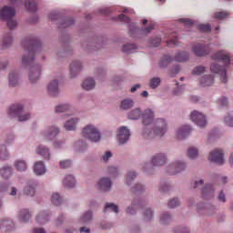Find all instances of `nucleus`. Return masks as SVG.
<instances>
[{
  "instance_id": "1",
  "label": "nucleus",
  "mask_w": 233,
  "mask_h": 233,
  "mask_svg": "<svg viewBox=\"0 0 233 233\" xmlns=\"http://www.w3.org/2000/svg\"><path fill=\"white\" fill-rule=\"evenodd\" d=\"M25 55L22 56V65L25 68L30 66L29 81L35 83L41 77V66L34 65V57L41 50V41L39 38L32 37L22 43Z\"/></svg>"
},
{
  "instance_id": "20",
  "label": "nucleus",
  "mask_w": 233,
  "mask_h": 233,
  "mask_svg": "<svg viewBox=\"0 0 233 233\" xmlns=\"http://www.w3.org/2000/svg\"><path fill=\"white\" fill-rule=\"evenodd\" d=\"M213 194L214 187H212V185H206L202 189V197L204 198V199H208V198H212Z\"/></svg>"
},
{
  "instance_id": "37",
  "label": "nucleus",
  "mask_w": 233,
  "mask_h": 233,
  "mask_svg": "<svg viewBox=\"0 0 233 233\" xmlns=\"http://www.w3.org/2000/svg\"><path fill=\"white\" fill-rule=\"evenodd\" d=\"M187 156L189 157V159H196V157L198 156V148L194 147H189Z\"/></svg>"
},
{
  "instance_id": "36",
  "label": "nucleus",
  "mask_w": 233,
  "mask_h": 233,
  "mask_svg": "<svg viewBox=\"0 0 233 233\" xmlns=\"http://www.w3.org/2000/svg\"><path fill=\"white\" fill-rule=\"evenodd\" d=\"M134 50H137V46L134 44H127L123 46L122 51L126 54H133Z\"/></svg>"
},
{
  "instance_id": "57",
  "label": "nucleus",
  "mask_w": 233,
  "mask_h": 233,
  "mask_svg": "<svg viewBox=\"0 0 233 233\" xmlns=\"http://www.w3.org/2000/svg\"><path fill=\"white\" fill-rule=\"evenodd\" d=\"M169 222H170V215H168V214L162 215V217L160 218V223H162V225H167Z\"/></svg>"
},
{
  "instance_id": "49",
  "label": "nucleus",
  "mask_w": 233,
  "mask_h": 233,
  "mask_svg": "<svg viewBox=\"0 0 233 233\" xmlns=\"http://www.w3.org/2000/svg\"><path fill=\"white\" fill-rule=\"evenodd\" d=\"M160 83H161V79H159V77H154L150 80L149 86L151 88H157Z\"/></svg>"
},
{
  "instance_id": "4",
  "label": "nucleus",
  "mask_w": 233,
  "mask_h": 233,
  "mask_svg": "<svg viewBox=\"0 0 233 233\" xmlns=\"http://www.w3.org/2000/svg\"><path fill=\"white\" fill-rule=\"evenodd\" d=\"M140 116H142L143 125L147 127V125H150V123H152L154 120V112L152 109H146L144 113L141 114V109L136 108L131 110L127 115L128 119L133 120L139 119Z\"/></svg>"
},
{
  "instance_id": "52",
  "label": "nucleus",
  "mask_w": 233,
  "mask_h": 233,
  "mask_svg": "<svg viewBox=\"0 0 233 233\" xmlns=\"http://www.w3.org/2000/svg\"><path fill=\"white\" fill-rule=\"evenodd\" d=\"M181 203L179 202V199L177 198H173L171 200H169L167 207L169 208H176V207H179Z\"/></svg>"
},
{
  "instance_id": "26",
  "label": "nucleus",
  "mask_w": 233,
  "mask_h": 233,
  "mask_svg": "<svg viewBox=\"0 0 233 233\" xmlns=\"http://www.w3.org/2000/svg\"><path fill=\"white\" fill-rule=\"evenodd\" d=\"M36 222L38 225H45V223L48 222V213L43 211L42 213L36 216Z\"/></svg>"
},
{
  "instance_id": "62",
  "label": "nucleus",
  "mask_w": 233,
  "mask_h": 233,
  "mask_svg": "<svg viewBox=\"0 0 233 233\" xmlns=\"http://www.w3.org/2000/svg\"><path fill=\"white\" fill-rule=\"evenodd\" d=\"M180 21L186 25V26H192L194 25V22L190 19H180Z\"/></svg>"
},
{
  "instance_id": "48",
  "label": "nucleus",
  "mask_w": 233,
  "mask_h": 233,
  "mask_svg": "<svg viewBox=\"0 0 233 233\" xmlns=\"http://www.w3.org/2000/svg\"><path fill=\"white\" fill-rule=\"evenodd\" d=\"M108 208H110V210H112V212H115L116 214L119 212V208L114 203H106L105 206V210H107Z\"/></svg>"
},
{
  "instance_id": "47",
  "label": "nucleus",
  "mask_w": 233,
  "mask_h": 233,
  "mask_svg": "<svg viewBox=\"0 0 233 233\" xmlns=\"http://www.w3.org/2000/svg\"><path fill=\"white\" fill-rule=\"evenodd\" d=\"M213 17L215 19H225L228 17V13L227 11L217 12L213 15Z\"/></svg>"
},
{
  "instance_id": "38",
  "label": "nucleus",
  "mask_w": 233,
  "mask_h": 233,
  "mask_svg": "<svg viewBox=\"0 0 233 233\" xmlns=\"http://www.w3.org/2000/svg\"><path fill=\"white\" fill-rule=\"evenodd\" d=\"M51 201L53 205L56 207H59L63 203V199L61 198V196H59L57 193H54L51 197Z\"/></svg>"
},
{
  "instance_id": "10",
  "label": "nucleus",
  "mask_w": 233,
  "mask_h": 233,
  "mask_svg": "<svg viewBox=\"0 0 233 233\" xmlns=\"http://www.w3.org/2000/svg\"><path fill=\"white\" fill-rule=\"evenodd\" d=\"M209 161L217 163V165H223L225 159L223 158V151L219 149H215L209 154Z\"/></svg>"
},
{
  "instance_id": "51",
  "label": "nucleus",
  "mask_w": 233,
  "mask_h": 233,
  "mask_svg": "<svg viewBox=\"0 0 233 233\" xmlns=\"http://www.w3.org/2000/svg\"><path fill=\"white\" fill-rule=\"evenodd\" d=\"M152 218H154V212L152 211V209H146L144 213V219L146 221H150Z\"/></svg>"
},
{
  "instance_id": "50",
  "label": "nucleus",
  "mask_w": 233,
  "mask_h": 233,
  "mask_svg": "<svg viewBox=\"0 0 233 233\" xmlns=\"http://www.w3.org/2000/svg\"><path fill=\"white\" fill-rule=\"evenodd\" d=\"M198 30H199V32H210L211 27L208 24H200L198 25Z\"/></svg>"
},
{
  "instance_id": "14",
  "label": "nucleus",
  "mask_w": 233,
  "mask_h": 233,
  "mask_svg": "<svg viewBox=\"0 0 233 233\" xmlns=\"http://www.w3.org/2000/svg\"><path fill=\"white\" fill-rule=\"evenodd\" d=\"M47 90L51 96H57V94H59V82L57 80H53L50 82L47 86Z\"/></svg>"
},
{
  "instance_id": "40",
  "label": "nucleus",
  "mask_w": 233,
  "mask_h": 233,
  "mask_svg": "<svg viewBox=\"0 0 233 233\" xmlns=\"http://www.w3.org/2000/svg\"><path fill=\"white\" fill-rule=\"evenodd\" d=\"M15 167L16 170L23 172L26 169V162H25V160H16Z\"/></svg>"
},
{
  "instance_id": "24",
  "label": "nucleus",
  "mask_w": 233,
  "mask_h": 233,
  "mask_svg": "<svg viewBox=\"0 0 233 233\" xmlns=\"http://www.w3.org/2000/svg\"><path fill=\"white\" fill-rule=\"evenodd\" d=\"M77 121H78L77 118H71L66 122L64 127L66 128V130H68V131L75 130L76 127H77Z\"/></svg>"
},
{
  "instance_id": "56",
  "label": "nucleus",
  "mask_w": 233,
  "mask_h": 233,
  "mask_svg": "<svg viewBox=\"0 0 233 233\" xmlns=\"http://www.w3.org/2000/svg\"><path fill=\"white\" fill-rule=\"evenodd\" d=\"M143 190H145V186L141 184H137L132 187V192H135V194H137V192H143Z\"/></svg>"
},
{
  "instance_id": "31",
  "label": "nucleus",
  "mask_w": 233,
  "mask_h": 233,
  "mask_svg": "<svg viewBox=\"0 0 233 233\" xmlns=\"http://www.w3.org/2000/svg\"><path fill=\"white\" fill-rule=\"evenodd\" d=\"M19 85V78L17 73L9 74V86H17Z\"/></svg>"
},
{
  "instance_id": "34",
  "label": "nucleus",
  "mask_w": 233,
  "mask_h": 233,
  "mask_svg": "<svg viewBox=\"0 0 233 233\" xmlns=\"http://www.w3.org/2000/svg\"><path fill=\"white\" fill-rule=\"evenodd\" d=\"M92 221V211H87L83 214V216L80 218V223L82 225H85V223H88Z\"/></svg>"
},
{
  "instance_id": "30",
  "label": "nucleus",
  "mask_w": 233,
  "mask_h": 233,
  "mask_svg": "<svg viewBox=\"0 0 233 233\" xmlns=\"http://www.w3.org/2000/svg\"><path fill=\"white\" fill-rule=\"evenodd\" d=\"M36 152L40 156H43L45 159H50V152L48 151V148H46V147L39 146Z\"/></svg>"
},
{
  "instance_id": "46",
  "label": "nucleus",
  "mask_w": 233,
  "mask_h": 233,
  "mask_svg": "<svg viewBox=\"0 0 233 233\" xmlns=\"http://www.w3.org/2000/svg\"><path fill=\"white\" fill-rule=\"evenodd\" d=\"M206 67L203 66H198L192 70L193 76H201L205 72Z\"/></svg>"
},
{
  "instance_id": "32",
  "label": "nucleus",
  "mask_w": 233,
  "mask_h": 233,
  "mask_svg": "<svg viewBox=\"0 0 233 233\" xmlns=\"http://www.w3.org/2000/svg\"><path fill=\"white\" fill-rule=\"evenodd\" d=\"M0 175L4 179H8L10 176H12V167H4L0 169Z\"/></svg>"
},
{
  "instance_id": "13",
  "label": "nucleus",
  "mask_w": 233,
  "mask_h": 233,
  "mask_svg": "<svg viewBox=\"0 0 233 233\" xmlns=\"http://www.w3.org/2000/svg\"><path fill=\"white\" fill-rule=\"evenodd\" d=\"M98 187L100 190H103V192H108V190H110V188L112 187V181H110V178L108 177H103L98 182Z\"/></svg>"
},
{
  "instance_id": "44",
  "label": "nucleus",
  "mask_w": 233,
  "mask_h": 233,
  "mask_svg": "<svg viewBox=\"0 0 233 233\" xmlns=\"http://www.w3.org/2000/svg\"><path fill=\"white\" fill-rule=\"evenodd\" d=\"M137 176V175L136 174V172L129 171L126 177L127 185H131L132 181H134V179H136Z\"/></svg>"
},
{
  "instance_id": "64",
  "label": "nucleus",
  "mask_w": 233,
  "mask_h": 233,
  "mask_svg": "<svg viewBox=\"0 0 233 233\" xmlns=\"http://www.w3.org/2000/svg\"><path fill=\"white\" fill-rule=\"evenodd\" d=\"M174 233H188V229L186 228H178Z\"/></svg>"
},
{
  "instance_id": "58",
  "label": "nucleus",
  "mask_w": 233,
  "mask_h": 233,
  "mask_svg": "<svg viewBox=\"0 0 233 233\" xmlns=\"http://www.w3.org/2000/svg\"><path fill=\"white\" fill-rule=\"evenodd\" d=\"M60 167L61 168H70V167H72V161L71 160L60 161Z\"/></svg>"
},
{
  "instance_id": "53",
  "label": "nucleus",
  "mask_w": 233,
  "mask_h": 233,
  "mask_svg": "<svg viewBox=\"0 0 233 233\" xmlns=\"http://www.w3.org/2000/svg\"><path fill=\"white\" fill-rule=\"evenodd\" d=\"M167 46H170L171 45H173L174 46H177V36L176 35V34L171 35V39L167 42Z\"/></svg>"
},
{
  "instance_id": "55",
  "label": "nucleus",
  "mask_w": 233,
  "mask_h": 233,
  "mask_svg": "<svg viewBox=\"0 0 233 233\" xmlns=\"http://www.w3.org/2000/svg\"><path fill=\"white\" fill-rule=\"evenodd\" d=\"M227 127H233V113L225 117Z\"/></svg>"
},
{
  "instance_id": "6",
  "label": "nucleus",
  "mask_w": 233,
  "mask_h": 233,
  "mask_svg": "<svg viewBox=\"0 0 233 233\" xmlns=\"http://www.w3.org/2000/svg\"><path fill=\"white\" fill-rule=\"evenodd\" d=\"M83 137L89 139L92 143H97L101 139V133L92 125H87L83 128Z\"/></svg>"
},
{
  "instance_id": "5",
  "label": "nucleus",
  "mask_w": 233,
  "mask_h": 233,
  "mask_svg": "<svg viewBox=\"0 0 233 233\" xmlns=\"http://www.w3.org/2000/svg\"><path fill=\"white\" fill-rule=\"evenodd\" d=\"M15 15V9L4 6L0 10V19L4 21H7V26L9 30H14V28L17 27V21L14 20V16Z\"/></svg>"
},
{
  "instance_id": "19",
  "label": "nucleus",
  "mask_w": 233,
  "mask_h": 233,
  "mask_svg": "<svg viewBox=\"0 0 233 233\" xmlns=\"http://www.w3.org/2000/svg\"><path fill=\"white\" fill-rule=\"evenodd\" d=\"M24 194L25 196L34 197L35 195V183L29 182L24 189Z\"/></svg>"
},
{
  "instance_id": "63",
  "label": "nucleus",
  "mask_w": 233,
  "mask_h": 233,
  "mask_svg": "<svg viewBox=\"0 0 233 233\" xmlns=\"http://www.w3.org/2000/svg\"><path fill=\"white\" fill-rule=\"evenodd\" d=\"M59 18V15L57 14V13H56V12H51L50 14H49V19L51 20V21H56V19H58Z\"/></svg>"
},
{
  "instance_id": "61",
  "label": "nucleus",
  "mask_w": 233,
  "mask_h": 233,
  "mask_svg": "<svg viewBox=\"0 0 233 233\" xmlns=\"http://www.w3.org/2000/svg\"><path fill=\"white\" fill-rule=\"evenodd\" d=\"M151 45L152 46L157 47L159 45H161V38L160 37H155L151 39Z\"/></svg>"
},
{
  "instance_id": "7",
  "label": "nucleus",
  "mask_w": 233,
  "mask_h": 233,
  "mask_svg": "<svg viewBox=\"0 0 233 233\" xmlns=\"http://www.w3.org/2000/svg\"><path fill=\"white\" fill-rule=\"evenodd\" d=\"M9 116L18 117L19 121H27V119H30V114H25L23 106L19 104H15L9 107Z\"/></svg>"
},
{
  "instance_id": "8",
  "label": "nucleus",
  "mask_w": 233,
  "mask_h": 233,
  "mask_svg": "<svg viewBox=\"0 0 233 233\" xmlns=\"http://www.w3.org/2000/svg\"><path fill=\"white\" fill-rule=\"evenodd\" d=\"M193 53L195 56H198V57H203V56H208L210 54L211 49L210 46L207 44H196L193 48Z\"/></svg>"
},
{
  "instance_id": "9",
  "label": "nucleus",
  "mask_w": 233,
  "mask_h": 233,
  "mask_svg": "<svg viewBox=\"0 0 233 233\" xmlns=\"http://www.w3.org/2000/svg\"><path fill=\"white\" fill-rule=\"evenodd\" d=\"M190 119L198 125V127H207V118H205V115L198 112V111H193L190 115Z\"/></svg>"
},
{
  "instance_id": "11",
  "label": "nucleus",
  "mask_w": 233,
  "mask_h": 233,
  "mask_svg": "<svg viewBox=\"0 0 233 233\" xmlns=\"http://www.w3.org/2000/svg\"><path fill=\"white\" fill-rule=\"evenodd\" d=\"M130 139V131L127 127H122L118 129V143L120 145H125L127 141Z\"/></svg>"
},
{
  "instance_id": "16",
  "label": "nucleus",
  "mask_w": 233,
  "mask_h": 233,
  "mask_svg": "<svg viewBox=\"0 0 233 233\" xmlns=\"http://www.w3.org/2000/svg\"><path fill=\"white\" fill-rule=\"evenodd\" d=\"M81 62L79 61H73L70 66V74L71 76L76 77L79 72H81Z\"/></svg>"
},
{
  "instance_id": "17",
  "label": "nucleus",
  "mask_w": 233,
  "mask_h": 233,
  "mask_svg": "<svg viewBox=\"0 0 233 233\" xmlns=\"http://www.w3.org/2000/svg\"><path fill=\"white\" fill-rule=\"evenodd\" d=\"M190 132H192V127H190V126H183L177 131V136L178 139H185V137L188 136Z\"/></svg>"
},
{
  "instance_id": "18",
  "label": "nucleus",
  "mask_w": 233,
  "mask_h": 233,
  "mask_svg": "<svg viewBox=\"0 0 233 233\" xmlns=\"http://www.w3.org/2000/svg\"><path fill=\"white\" fill-rule=\"evenodd\" d=\"M34 172L36 176H43L46 172L45 163L43 161H37L34 167Z\"/></svg>"
},
{
  "instance_id": "2",
  "label": "nucleus",
  "mask_w": 233,
  "mask_h": 233,
  "mask_svg": "<svg viewBox=\"0 0 233 233\" xmlns=\"http://www.w3.org/2000/svg\"><path fill=\"white\" fill-rule=\"evenodd\" d=\"M212 59L214 61H222L225 66H219V64H212L210 66V70L214 74H219L221 83H227V66L230 65V54L227 51H218L213 55Z\"/></svg>"
},
{
  "instance_id": "33",
  "label": "nucleus",
  "mask_w": 233,
  "mask_h": 233,
  "mask_svg": "<svg viewBox=\"0 0 233 233\" xmlns=\"http://www.w3.org/2000/svg\"><path fill=\"white\" fill-rule=\"evenodd\" d=\"M14 43V39L12 38V35L8 33L5 36H4L3 46L4 48H8Z\"/></svg>"
},
{
  "instance_id": "43",
  "label": "nucleus",
  "mask_w": 233,
  "mask_h": 233,
  "mask_svg": "<svg viewBox=\"0 0 233 233\" xmlns=\"http://www.w3.org/2000/svg\"><path fill=\"white\" fill-rule=\"evenodd\" d=\"M74 25V18H66L62 23H60V28H68Z\"/></svg>"
},
{
  "instance_id": "35",
  "label": "nucleus",
  "mask_w": 233,
  "mask_h": 233,
  "mask_svg": "<svg viewBox=\"0 0 233 233\" xmlns=\"http://www.w3.org/2000/svg\"><path fill=\"white\" fill-rule=\"evenodd\" d=\"M25 8H27V10L29 12H36L37 11V4H35V1L26 0L25 1Z\"/></svg>"
},
{
  "instance_id": "29",
  "label": "nucleus",
  "mask_w": 233,
  "mask_h": 233,
  "mask_svg": "<svg viewBox=\"0 0 233 233\" xmlns=\"http://www.w3.org/2000/svg\"><path fill=\"white\" fill-rule=\"evenodd\" d=\"M175 61L178 63H185V61H188V53L187 52H179L175 56Z\"/></svg>"
},
{
  "instance_id": "45",
  "label": "nucleus",
  "mask_w": 233,
  "mask_h": 233,
  "mask_svg": "<svg viewBox=\"0 0 233 233\" xmlns=\"http://www.w3.org/2000/svg\"><path fill=\"white\" fill-rule=\"evenodd\" d=\"M170 61H172V57H170L169 56H165L159 62V66L162 68H165V66H168V63H170Z\"/></svg>"
},
{
  "instance_id": "42",
  "label": "nucleus",
  "mask_w": 233,
  "mask_h": 233,
  "mask_svg": "<svg viewBox=\"0 0 233 233\" xmlns=\"http://www.w3.org/2000/svg\"><path fill=\"white\" fill-rule=\"evenodd\" d=\"M70 110V106L66 104L59 105L56 107V112L61 114L63 112H68Z\"/></svg>"
},
{
  "instance_id": "27",
  "label": "nucleus",
  "mask_w": 233,
  "mask_h": 233,
  "mask_svg": "<svg viewBox=\"0 0 233 233\" xmlns=\"http://www.w3.org/2000/svg\"><path fill=\"white\" fill-rule=\"evenodd\" d=\"M134 106V101L132 99L126 98L122 100L120 104L121 110H129Z\"/></svg>"
},
{
  "instance_id": "59",
  "label": "nucleus",
  "mask_w": 233,
  "mask_h": 233,
  "mask_svg": "<svg viewBox=\"0 0 233 233\" xmlns=\"http://www.w3.org/2000/svg\"><path fill=\"white\" fill-rule=\"evenodd\" d=\"M116 21H124V23H130V17L125 15H119L116 18Z\"/></svg>"
},
{
  "instance_id": "60",
  "label": "nucleus",
  "mask_w": 233,
  "mask_h": 233,
  "mask_svg": "<svg viewBox=\"0 0 233 233\" xmlns=\"http://www.w3.org/2000/svg\"><path fill=\"white\" fill-rule=\"evenodd\" d=\"M154 23L149 24V25L144 29H142V33L143 34H150V32H152V30H154Z\"/></svg>"
},
{
  "instance_id": "39",
  "label": "nucleus",
  "mask_w": 233,
  "mask_h": 233,
  "mask_svg": "<svg viewBox=\"0 0 233 233\" xmlns=\"http://www.w3.org/2000/svg\"><path fill=\"white\" fill-rule=\"evenodd\" d=\"M8 159V151L6 150V146H0V160L5 161Z\"/></svg>"
},
{
  "instance_id": "41",
  "label": "nucleus",
  "mask_w": 233,
  "mask_h": 233,
  "mask_svg": "<svg viewBox=\"0 0 233 233\" xmlns=\"http://www.w3.org/2000/svg\"><path fill=\"white\" fill-rule=\"evenodd\" d=\"M31 215L30 212H28V209H24L20 215V219L24 223H26L30 220Z\"/></svg>"
},
{
  "instance_id": "15",
  "label": "nucleus",
  "mask_w": 233,
  "mask_h": 233,
  "mask_svg": "<svg viewBox=\"0 0 233 233\" xmlns=\"http://www.w3.org/2000/svg\"><path fill=\"white\" fill-rule=\"evenodd\" d=\"M187 166L185 163H182L180 161L176 162L175 164H172L170 166V174L171 176H174V174H177L178 172H181L182 170H185Z\"/></svg>"
},
{
  "instance_id": "23",
  "label": "nucleus",
  "mask_w": 233,
  "mask_h": 233,
  "mask_svg": "<svg viewBox=\"0 0 233 233\" xmlns=\"http://www.w3.org/2000/svg\"><path fill=\"white\" fill-rule=\"evenodd\" d=\"M57 134H59V128L52 127L47 130V133L46 134V139L47 141H51V139H54Z\"/></svg>"
},
{
  "instance_id": "54",
  "label": "nucleus",
  "mask_w": 233,
  "mask_h": 233,
  "mask_svg": "<svg viewBox=\"0 0 233 233\" xmlns=\"http://www.w3.org/2000/svg\"><path fill=\"white\" fill-rule=\"evenodd\" d=\"M179 70H181V67H179V66H175L172 69L169 70L168 76H170V77H174V76L179 74Z\"/></svg>"
},
{
  "instance_id": "25",
  "label": "nucleus",
  "mask_w": 233,
  "mask_h": 233,
  "mask_svg": "<svg viewBox=\"0 0 233 233\" xmlns=\"http://www.w3.org/2000/svg\"><path fill=\"white\" fill-rule=\"evenodd\" d=\"M96 86V81L92 78H86L83 83H82V87L84 90H92Z\"/></svg>"
},
{
  "instance_id": "22",
  "label": "nucleus",
  "mask_w": 233,
  "mask_h": 233,
  "mask_svg": "<svg viewBox=\"0 0 233 233\" xmlns=\"http://www.w3.org/2000/svg\"><path fill=\"white\" fill-rule=\"evenodd\" d=\"M63 183L66 188H72L76 186V178L72 175H67Z\"/></svg>"
},
{
  "instance_id": "12",
  "label": "nucleus",
  "mask_w": 233,
  "mask_h": 233,
  "mask_svg": "<svg viewBox=\"0 0 233 233\" xmlns=\"http://www.w3.org/2000/svg\"><path fill=\"white\" fill-rule=\"evenodd\" d=\"M166 163L167 157H165V154H157L151 160V165H153V167H163Z\"/></svg>"
},
{
  "instance_id": "28",
  "label": "nucleus",
  "mask_w": 233,
  "mask_h": 233,
  "mask_svg": "<svg viewBox=\"0 0 233 233\" xmlns=\"http://www.w3.org/2000/svg\"><path fill=\"white\" fill-rule=\"evenodd\" d=\"M1 227L5 228L6 232H10L14 230V221L8 220V219H4L0 222Z\"/></svg>"
},
{
  "instance_id": "3",
  "label": "nucleus",
  "mask_w": 233,
  "mask_h": 233,
  "mask_svg": "<svg viewBox=\"0 0 233 233\" xmlns=\"http://www.w3.org/2000/svg\"><path fill=\"white\" fill-rule=\"evenodd\" d=\"M167 133V122L165 119L158 118L153 124V130L148 131L147 127H145L143 136L148 139H154V137H163Z\"/></svg>"
},
{
  "instance_id": "21",
  "label": "nucleus",
  "mask_w": 233,
  "mask_h": 233,
  "mask_svg": "<svg viewBox=\"0 0 233 233\" xmlns=\"http://www.w3.org/2000/svg\"><path fill=\"white\" fill-rule=\"evenodd\" d=\"M201 86H210L214 85V76L211 75H206L200 79Z\"/></svg>"
}]
</instances>
